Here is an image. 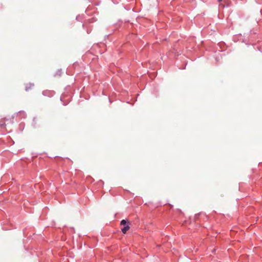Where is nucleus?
<instances>
[{
	"label": "nucleus",
	"instance_id": "f257e3e1",
	"mask_svg": "<svg viewBox=\"0 0 262 262\" xmlns=\"http://www.w3.org/2000/svg\"><path fill=\"white\" fill-rule=\"evenodd\" d=\"M34 87V84L31 83H27L25 85V90L26 91H29L33 89Z\"/></svg>",
	"mask_w": 262,
	"mask_h": 262
},
{
	"label": "nucleus",
	"instance_id": "f03ea898",
	"mask_svg": "<svg viewBox=\"0 0 262 262\" xmlns=\"http://www.w3.org/2000/svg\"><path fill=\"white\" fill-rule=\"evenodd\" d=\"M130 227L128 225H126V226H124V228L122 229V232L123 233H126V232L129 229Z\"/></svg>",
	"mask_w": 262,
	"mask_h": 262
},
{
	"label": "nucleus",
	"instance_id": "7ed1b4c3",
	"mask_svg": "<svg viewBox=\"0 0 262 262\" xmlns=\"http://www.w3.org/2000/svg\"><path fill=\"white\" fill-rule=\"evenodd\" d=\"M120 224L121 225H123L124 226H126V225H128L127 221L125 220H123L121 221Z\"/></svg>",
	"mask_w": 262,
	"mask_h": 262
},
{
	"label": "nucleus",
	"instance_id": "20e7f679",
	"mask_svg": "<svg viewBox=\"0 0 262 262\" xmlns=\"http://www.w3.org/2000/svg\"><path fill=\"white\" fill-rule=\"evenodd\" d=\"M5 125V123L4 122L3 120H1L0 121V127H3V126H4Z\"/></svg>",
	"mask_w": 262,
	"mask_h": 262
},
{
	"label": "nucleus",
	"instance_id": "39448f33",
	"mask_svg": "<svg viewBox=\"0 0 262 262\" xmlns=\"http://www.w3.org/2000/svg\"><path fill=\"white\" fill-rule=\"evenodd\" d=\"M220 6H221L222 8H224L225 7V6L224 5H220Z\"/></svg>",
	"mask_w": 262,
	"mask_h": 262
},
{
	"label": "nucleus",
	"instance_id": "423d86ee",
	"mask_svg": "<svg viewBox=\"0 0 262 262\" xmlns=\"http://www.w3.org/2000/svg\"><path fill=\"white\" fill-rule=\"evenodd\" d=\"M222 0H218V2H222Z\"/></svg>",
	"mask_w": 262,
	"mask_h": 262
}]
</instances>
